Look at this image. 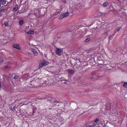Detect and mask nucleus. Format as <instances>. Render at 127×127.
<instances>
[{
  "mask_svg": "<svg viewBox=\"0 0 127 127\" xmlns=\"http://www.w3.org/2000/svg\"><path fill=\"white\" fill-rule=\"evenodd\" d=\"M42 80V79H39L37 77H33L30 83V85L32 86V87H38L39 86V83Z\"/></svg>",
  "mask_w": 127,
  "mask_h": 127,
  "instance_id": "obj_1",
  "label": "nucleus"
},
{
  "mask_svg": "<svg viewBox=\"0 0 127 127\" xmlns=\"http://www.w3.org/2000/svg\"><path fill=\"white\" fill-rule=\"evenodd\" d=\"M102 76H100L96 75V73L94 72H93L90 75V78L91 79H94L95 80H97L100 79Z\"/></svg>",
  "mask_w": 127,
  "mask_h": 127,
  "instance_id": "obj_2",
  "label": "nucleus"
},
{
  "mask_svg": "<svg viewBox=\"0 0 127 127\" xmlns=\"http://www.w3.org/2000/svg\"><path fill=\"white\" fill-rule=\"evenodd\" d=\"M96 125V124L95 123L94 121H93L92 122L86 124V127H94Z\"/></svg>",
  "mask_w": 127,
  "mask_h": 127,
  "instance_id": "obj_3",
  "label": "nucleus"
},
{
  "mask_svg": "<svg viewBox=\"0 0 127 127\" xmlns=\"http://www.w3.org/2000/svg\"><path fill=\"white\" fill-rule=\"evenodd\" d=\"M69 15V13L67 12L66 13H64L61 14L59 17V18L62 19L66 17Z\"/></svg>",
  "mask_w": 127,
  "mask_h": 127,
  "instance_id": "obj_4",
  "label": "nucleus"
},
{
  "mask_svg": "<svg viewBox=\"0 0 127 127\" xmlns=\"http://www.w3.org/2000/svg\"><path fill=\"white\" fill-rule=\"evenodd\" d=\"M40 10V9L39 10V9H35L34 11V14L36 16L38 17L40 14V12H39V10Z\"/></svg>",
  "mask_w": 127,
  "mask_h": 127,
  "instance_id": "obj_5",
  "label": "nucleus"
},
{
  "mask_svg": "<svg viewBox=\"0 0 127 127\" xmlns=\"http://www.w3.org/2000/svg\"><path fill=\"white\" fill-rule=\"evenodd\" d=\"M12 46L13 48L16 49H21L20 46L18 43L14 44Z\"/></svg>",
  "mask_w": 127,
  "mask_h": 127,
  "instance_id": "obj_6",
  "label": "nucleus"
},
{
  "mask_svg": "<svg viewBox=\"0 0 127 127\" xmlns=\"http://www.w3.org/2000/svg\"><path fill=\"white\" fill-rule=\"evenodd\" d=\"M63 51L62 49H59L57 48L56 51V53L57 55L58 56H60L61 55V53Z\"/></svg>",
  "mask_w": 127,
  "mask_h": 127,
  "instance_id": "obj_7",
  "label": "nucleus"
},
{
  "mask_svg": "<svg viewBox=\"0 0 127 127\" xmlns=\"http://www.w3.org/2000/svg\"><path fill=\"white\" fill-rule=\"evenodd\" d=\"M45 99H46L47 100V101H49L50 103L51 101H53L54 100L53 98L51 97H48L47 98H45Z\"/></svg>",
  "mask_w": 127,
  "mask_h": 127,
  "instance_id": "obj_8",
  "label": "nucleus"
},
{
  "mask_svg": "<svg viewBox=\"0 0 127 127\" xmlns=\"http://www.w3.org/2000/svg\"><path fill=\"white\" fill-rule=\"evenodd\" d=\"M32 51L33 52L34 55L35 56H36L38 55V53L36 50L34 49H32Z\"/></svg>",
  "mask_w": 127,
  "mask_h": 127,
  "instance_id": "obj_9",
  "label": "nucleus"
},
{
  "mask_svg": "<svg viewBox=\"0 0 127 127\" xmlns=\"http://www.w3.org/2000/svg\"><path fill=\"white\" fill-rule=\"evenodd\" d=\"M68 72L71 74H73L75 72V71L73 69H68L67 70Z\"/></svg>",
  "mask_w": 127,
  "mask_h": 127,
  "instance_id": "obj_10",
  "label": "nucleus"
},
{
  "mask_svg": "<svg viewBox=\"0 0 127 127\" xmlns=\"http://www.w3.org/2000/svg\"><path fill=\"white\" fill-rule=\"evenodd\" d=\"M41 62L43 63L44 66L47 65L49 64V63L48 62L44 60H43Z\"/></svg>",
  "mask_w": 127,
  "mask_h": 127,
  "instance_id": "obj_11",
  "label": "nucleus"
},
{
  "mask_svg": "<svg viewBox=\"0 0 127 127\" xmlns=\"http://www.w3.org/2000/svg\"><path fill=\"white\" fill-rule=\"evenodd\" d=\"M109 4V3L107 2H104L102 6L103 7L107 6Z\"/></svg>",
  "mask_w": 127,
  "mask_h": 127,
  "instance_id": "obj_12",
  "label": "nucleus"
},
{
  "mask_svg": "<svg viewBox=\"0 0 127 127\" xmlns=\"http://www.w3.org/2000/svg\"><path fill=\"white\" fill-rule=\"evenodd\" d=\"M93 121H94V123H95L96 124L99 121V120L98 119V118H96L95 119L93 120Z\"/></svg>",
  "mask_w": 127,
  "mask_h": 127,
  "instance_id": "obj_13",
  "label": "nucleus"
},
{
  "mask_svg": "<svg viewBox=\"0 0 127 127\" xmlns=\"http://www.w3.org/2000/svg\"><path fill=\"white\" fill-rule=\"evenodd\" d=\"M121 29L120 27L117 28L114 31V33H116L118 31H119Z\"/></svg>",
  "mask_w": 127,
  "mask_h": 127,
  "instance_id": "obj_14",
  "label": "nucleus"
},
{
  "mask_svg": "<svg viewBox=\"0 0 127 127\" xmlns=\"http://www.w3.org/2000/svg\"><path fill=\"white\" fill-rule=\"evenodd\" d=\"M46 10H47L46 8H41V11H44V12H45V13H42V14H44L45 13V12L46 11Z\"/></svg>",
  "mask_w": 127,
  "mask_h": 127,
  "instance_id": "obj_15",
  "label": "nucleus"
},
{
  "mask_svg": "<svg viewBox=\"0 0 127 127\" xmlns=\"http://www.w3.org/2000/svg\"><path fill=\"white\" fill-rule=\"evenodd\" d=\"M91 39V38L90 37L87 38L85 39V41L87 42L89 41Z\"/></svg>",
  "mask_w": 127,
  "mask_h": 127,
  "instance_id": "obj_16",
  "label": "nucleus"
},
{
  "mask_svg": "<svg viewBox=\"0 0 127 127\" xmlns=\"http://www.w3.org/2000/svg\"><path fill=\"white\" fill-rule=\"evenodd\" d=\"M24 21L23 20H21L19 22V23L20 24V25H22L24 23Z\"/></svg>",
  "mask_w": 127,
  "mask_h": 127,
  "instance_id": "obj_17",
  "label": "nucleus"
},
{
  "mask_svg": "<svg viewBox=\"0 0 127 127\" xmlns=\"http://www.w3.org/2000/svg\"><path fill=\"white\" fill-rule=\"evenodd\" d=\"M44 66L43 64V63L41 62L40 63L39 65V69H40L42 68L43 66Z\"/></svg>",
  "mask_w": 127,
  "mask_h": 127,
  "instance_id": "obj_18",
  "label": "nucleus"
},
{
  "mask_svg": "<svg viewBox=\"0 0 127 127\" xmlns=\"http://www.w3.org/2000/svg\"><path fill=\"white\" fill-rule=\"evenodd\" d=\"M2 3L3 4H4L6 3V0H0V2Z\"/></svg>",
  "mask_w": 127,
  "mask_h": 127,
  "instance_id": "obj_19",
  "label": "nucleus"
},
{
  "mask_svg": "<svg viewBox=\"0 0 127 127\" xmlns=\"http://www.w3.org/2000/svg\"><path fill=\"white\" fill-rule=\"evenodd\" d=\"M27 33L29 34H33L34 33V32L32 31L31 30H30L29 31L27 32Z\"/></svg>",
  "mask_w": 127,
  "mask_h": 127,
  "instance_id": "obj_20",
  "label": "nucleus"
},
{
  "mask_svg": "<svg viewBox=\"0 0 127 127\" xmlns=\"http://www.w3.org/2000/svg\"><path fill=\"white\" fill-rule=\"evenodd\" d=\"M123 86L124 87L127 88V82H125L123 85Z\"/></svg>",
  "mask_w": 127,
  "mask_h": 127,
  "instance_id": "obj_21",
  "label": "nucleus"
},
{
  "mask_svg": "<svg viewBox=\"0 0 127 127\" xmlns=\"http://www.w3.org/2000/svg\"><path fill=\"white\" fill-rule=\"evenodd\" d=\"M19 76L18 75H15L14 77L13 78L14 79H17L18 77Z\"/></svg>",
  "mask_w": 127,
  "mask_h": 127,
  "instance_id": "obj_22",
  "label": "nucleus"
},
{
  "mask_svg": "<svg viewBox=\"0 0 127 127\" xmlns=\"http://www.w3.org/2000/svg\"><path fill=\"white\" fill-rule=\"evenodd\" d=\"M5 26V27H7L8 26V23L7 22H4Z\"/></svg>",
  "mask_w": 127,
  "mask_h": 127,
  "instance_id": "obj_23",
  "label": "nucleus"
},
{
  "mask_svg": "<svg viewBox=\"0 0 127 127\" xmlns=\"http://www.w3.org/2000/svg\"><path fill=\"white\" fill-rule=\"evenodd\" d=\"M113 38V36L112 35H111L109 37V40L112 39Z\"/></svg>",
  "mask_w": 127,
  "mask_h": 127,
  "instance_id": "obj_24",
  "label": "nucleus"
},
{
  "mask_svg": "<svg viewBox=\"0 0 127 127\" xmlns=\"http://www.w3.org/2000/svg\"><path fill=\"white\" fill-rule=\"evenodd\" d=\"M53 101V103H55L56 102H57L58 103H59V102H60V101H58L57 100H54Z\"/></svg>",
  "mask_w": 127,
  "mask_h": 127,
  "instance_id": "obj_25",
  "label": "nucleus"
},
{
  "mask_svg": "<svg viewBox=\"0 0 127 127\" xmlns=\"http://www.w3.org/2000/svg\"><path fill=\"white\" fill-rule=\"evenodd\" d=\"M18 9V8L17 7H15L14 9L13 10H14V11H15L17 10Z\"/></svg>",
  "mask_w": 127,
  "mask_h": 127,
  "instance_id": "obj_26",
  "label": "nucleus"
},
{
  "mask_svg": "<svg viewBox=\"0 0 127 127\" xmlns=\"http://www.w3.org/2000/svg\"><path fill=\"white\" fill-rule=\"evenodd\" d=\"M29 101L28 102H24V104L23 105H27V104H28L29 103Z\"/></svg>",
  "mask_w": 127,
  "mask_h": 127,
  "instance_id": "obj_27",
  "label": "nucleus"
},
{
  "mask_svg": "<svg viewBox=\"0 0 127 127\" xmlns=\"http://www.w3.org/2000/svg\"><path fill=\"white\" fill-rule=\"evenodd\" d=\"M3 61V60L1 58V57H0V62H2Z\"/></svg>",
  "mask_w": 127,
  "mask_h": 127,
  "instance_id": "obj_28",
  "label": "nucleus"
},
{
  "mask_svg": "<svg viewBox=\"0 0 127 127\" xmlns=\"http://www.w3.org/2000/svg\"><path fill=\"white\" fill-rule=\"evenodd\" d=\"M9 108L11 110H12L13 111V108L12 107V106H10L9 107Z\"/></svg>",
  "mask_w": 127,
  "mask_h": 127,
  "instance_id": "obj_29",
  "label": "nucleus"
},
{
  "mask_svg": "<svg viewBox=\"0 0 127 127\" xmlns=\"http://www.w3.org/2000/svg\"><path fill=\"white\" fill-rule=\"evenodd\" d=\"M45 98H42V100H44L45 101H47V100L46 99H45Z\"/></svg>",
  "mask_w": 127,
  "mask_h": 127,
  "instance_id": "obj_30",
  "label": "nucleus"
},
{
  "mask_svg": "<svg viewBox=\"0 0 127 127\" xmlns=\"http://www.w3.org/2000/svg\"><path fill=\"white\" fill-rule=\"evenodd\" d=\"M4 10H5L4 9H1V10H0V11L1 12L2 11H4Z\"/></svg>",
  "mask_w": 127,
  "mask_h": 127,
  "instance_id": "obj_31",
  "label": "nucleus"
},
{
  "mask_svg": "<svg viewBox=\"0 0 127 127\" xmlns=\"http://www.w3.org/2000/svg\"><path fill=\"white\" fill-rule=\"evenodd\" d=\"M15 106H14V107L13 108V111L14 110V109H15Z\"/></svg>",
  "mask_w": 127,
  "mask_h": 127,
  "instance_id": "obj_32",
  "label": "nucleus"
},
{
  "mask_svg": "<svg viewBox=\"0 0 127 127\" xmlns=\"http://www.w3.org/2000/svg\"><path fill=\"white\" fill-rule=\"evenodd\" d=\"M1 12L0 11V15H2V14L1 13Z\"/></svg>",
  "mask_w": 127,
  "mask_h": 127,
  "instance_id": "obj_33",
  "label": "nucleus"
},
{
  "mask_svg": "<svg viewBox=\"0 0 127 127\" xmlns=\"http://www.w3.org/2000/svg\"><path fill=\"white\" fill-rule=\"evenodd\" d=\"M56 104H54V105H53V107H54V106H55V105H56Z\"/></svg>",
  "mask_w": 127,
  "mask_h": 127,
  "instance_id": "obj_34",
  "label": "nucleus"
},
{
  "mask_svg": "<svg viewBox=\"0 0 127 127\" xmlns=\"http://www.w3.org/2000/svg\"><path fill=\"white\" fill-rule=\"evenodd\" d=\"M64 83L65 84H66L67 83L66 82H64Z\"/></svg>",
  "mask_w": 127,
  "mask_h": 127,
  "instance_id": "obj_35",
  "label": "nucleus"
},
{
  "mask_svg": "<svg viewBox=\"0 0 127 127\" xmlns=\"http://www.w3.org/2000/svg\"><path fill=\"white\" fill-rule=\"evenodd\" d=\"M65 81H67V80L66 79V80H65Z\"/></svg>",
  "mask_w": 127,
  "mask_h": 127,
  "instance_id": "obj_36",
  "label": "nucleus"
},
{
  "mask_svg": "<svg viewBox=\"0 0 127 127\" xmlns=\"http://www.w3.org/2000/svg\"><path fill=\"white\" fill-rule=\"evenodd\" d=\"M94 29L95 30V29Z\"/></svg>",
  "mask_w": 127,
  "mask_h": 127,
  "instance_id": "obj_37",
  "label": "nucleus"
}]
</instances>
